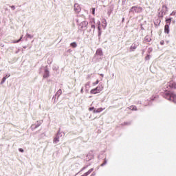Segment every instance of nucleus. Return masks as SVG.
Returning <instances> with one entry per match:
<instances>
[{
	"instance_id": "9b49d317",
	"label": "nucleus",
	"mask_w": 176,
	"mask_h": 176,
	"mask_svg": "<svg viewBox=\"0 0 176 176\" xmlns=\"http://www.w3.org/2000/svg\"><path fill=\"white\" fill-rule=\"evenodd\" d=\"M104 111V109L99 108L98 109H94V113H100V112H102Z\"/></svg>"
},
{
	"instance_id": "4be33fe9",
	"label": "nucleus",
	"mask_w": 176,
	"mask_h": 176,
	"mask_svg": "<svg viewBox=\"0 0 176 176\" xmlns=\"http://www.w3.org/2000/svg\"><path fill=\"white\" fill-rule=\"evenodd\" d=\"M6 81V77H3L1 82V85H3V83H5Z\"/></svg>"
},
{
	"instance_id": "423d86ee",
	"label": "nucleus",
	"mask_w": 176,
	"mask_h": 176,
	"mask_svg": "<svg viewBox=\"0 0 176 176\" xmlns=\"http://www.w3.org/2000/svg\"><path fill=\"white\" fill-rule=\"evenodd\" d=\"M74 12H76V13H79V12H80V6L79 4H74Z\"/></svg>"
},
{
	"instance_id": "cd10ccee",
	"label": "nucleus",
	"mask_w": 176,
	"mask_h": 176,
	"mask_svg": "<svg viewBox=\"0 0 176 176\" xmlns=\"http://www.w3.org/2000/svg\"><path fill=\"white\" fill-rule=\"evenodd\" d=\"M97 25H98V27L100 26V25H101V22H100V21H98L97 22Z\"/></svg>"
},
{
	"instance_id": "1a4fd4ad",
	"label": "nucleus",
	"mask_w": 176,
	"mask_h": 176,
	"mask_svg": "<svg viewBox=\"0 0 176 176\" xmlns=\"http://www.w3.org/2000/svg\"><path fill=\"white\" fill-rule=\"evenodd\" d=\"M90 24H91V28H92V30H96V22L94 21V19H93L91 22H90Z\"/></svg>"
},
{
	"instance_id": "473e14b6",
	"label": "nucleus",
	"mask_w": 176,
	"mask_h": 176,
	"mask_svg": "<svg viewBox=\"0 0 176 176\" xmlns=\"http://www.w3.org/2000/svg\"><path fill=\"white\" fill-rule=\"evenodd\" d=\"M80 93L83 94V88L81 89Z\"/></svg>"
},
{
	"instance_id": "bb28decb",
	"label": "nucleus",
	"mask_w": 176,
	"mask_h": 176,
	"mask_svg": "<svg viewBox=\"0 0 176 176\" xmlns=\"http://www.w3.org/2000/svg\"><path fill=\"white\" fill-rule=\"evenodd\" d=\"M26 36H27V38H32L31 34H26Z\"/></svg>"
},
{
	"instance_id": "7ed1b4c3",
	"label": "nucleus",
	"mask_w": 176,
	"mask_h": 176,
	"mask_svg": "<svg viewBox=\"0 0 176 176\" xmlns=\"http://www.w3.org/2000/svg\"><path fill=\"white\" fill-rule=\"evenodd\" d=\"M87 25H89V22L84 21L80 23V28H81L82 31H86V30H87Z\"/></svg>"
},
{
	"instance_id": "f704fd0d",
	"label": "nucleus",
	"mask_w": 176,
	"mask_h": 176,
	"mask_svg": "<svg viewBox=\"0 0 176 176\" xmlns=\"http://www.w3.org/2000/svg\"><path fill=\"white\" fill-rule=\"evenodd\" d=\"M24 49H27V47H23Z\"/></svg>"
},
{
	"instance_id": "7c9ffc66",
	"label": "nucleus",
	"mask_w": 176,
	"mask_h": 176,
	"mask_svg": "<svg viewBox=\"0 0 176 176\" xmlns=\"http://www.w3.org/2000/svg\"><path fill=\"white\" fill-rule=\"evenodd\" d=\"M19 152H24V150L23 148H19Z\"/></svg>"
},
{
	"instance_id": "a878e982",
	"label": "nucleus",
	"mask_w": 176,
	"mask_h": 176,
	"mask_svg": "<svg viewBox=\"0 0 176 176\" xmlns=\"http://www.w3.org/2000/svg\"><path fill=\"white\" fill-rule=\"evenodd\" d=\"M145 58L146 60H149L151 58V56L149 55H147Z\"/></svg>"
},
{
	"instance_id": "6ab92c4d",
	"label": "nucleus",
	"mask_w": 176,
	"mask_h": 176,
	"mask_svg": "<svg viewBox=\"0 0 176 176\" xmlns=\"http://www.w3.org/2000/svg\"><path fill=\"white\" fill-rule=\"evenodd\" d=\"M22 39H23V36H21L18 41H13L12 43H19V42L21 41Z\"/></svg>"
},
{
	"instance_id": "c756f323",
	"label": "nucleus",
	"mask_w": 176,
	"mask_h": 176,
	"mask_svg": "<svg viewBox=\"0 0 176 176\" xmlns=\"http://www.w3.org/2000/svg\"><path fill=\"white\" fill-rule=\"evenodd\" d=\"M11 9H12V10H14V9H16V7H14V6H12Z\"/></svg>"
},
{
	"instance_id": "f03ea898",
	"label": "nucleus",
	"mask_w": 176,
	"mask_h": 176,
	"mask_svg": "<svg viewBox=\"0 0 176 176\" xmlns=\"http://www.w3.org/2000/svg\"><path fill=\"white\" fill-rule=\"evenodd\" d=\"M104 90V86L102 85H100L96 88L91 89L90 91L91 94H98V93H101Z\"/></svg>"
},
{
	"instance_id": "a211bd4d",
	"label": "nucleus",
	"mask_w": 176,
	"mask_h": 176,
	"mask_svg": "<svg viewBox=\"0 0 176 176\" xmlns=\"http://www.w3.org/2000/svg\"><path fill=\"white\" fill-rule=\"evenodd\" d=\"M62 94H63V91H61V89H59L56 92V96H58V97H60V96H61Z\"/></svg>"
},
{
	"instance_id": "20e7f679",
	"label": "nucleus",
	"mask_w": 176,
	"mask_h": 176,
	"mask_svg": "<svg viewBox=\"0 0 176 176\" xmlns=\"http://www.w3.org/2000/svg\"><path fill=\"white\" fill-rule=\"evenodd\" d=\"M168 86L170 89H176V83L174 81H170L168 82L166 87H168Z\"/></svg>"
},
{
	"instance_id": "f3484780",
	"label": "nucleus",
	"mask_w": 176,
	"mask_h": 176,
	"mask_svg": "<svg viewBox=\"0 0 176 176\" xmlns=\"http://www.w3.org/2000/svg\"><path fill=\"white\" fill-rule=\"evenodd\" d=\"M98 36H101L102 31H101V25L98 26Z\"/></svg>"
},
{
	"instance_id": "4468645a",
	"label": "nucleus",
	"mask_w": 176,
	"mask_h": 176,
	"mask_svg": "<svg viewBox=\"0 0 176 176\" xmlns=\"http://www.w3.org/2000/svg\"><path fill=\"white\" fill-rule=\"evenodd\" d=\"M102 23H103V24L102 25V27H103L104 30H105L107 27V20L102 19Z\"/></svg>"
},
{
	"instance_id": "39448f33",
	"label": "nucleus",
	"mask_w": 176,
	"mask_h": 176,
	"mask_svg": "<svg viewBox=\"0 0 176 176\" xmlns=\"http://www.w3.org/2000/svg\"><path fill=\"white\" fill-rule=\"evenodd\" d=\"M60 135H61V133L58 132L54 140V144H58V142H60Z\"/></svg>"
},
{
	"instance_id": "9d476101",
	"label": "nucleus",
	"mask_w": 176,
	"mask_h": 176,
	"mask_svg": "<svg viewBox=\"0 0 176 176\" xmlns=\"http://www.w3.org/2000/svg\"><path fill=\"white\" fill-rule=\"evenodd\" d=\"M89 90H90V82H87L85 84V91L87 93H89Z\"/></svg>"
},
{
	"instance_id": "aec40b11",
	"label": "nucleus",
	"mask_w": 176,
	"mask_h": 176,
	"mask_svg": "<svg viewBox=\"0 0 176 176\" xmlns=\"http://www.w3.org/2000/svg\"><path fill=\"white\" fill-rule=\"evenodd\" d=\"M70 46H72V47H76L78 46V44H76V42H73L70 44Z\"/></svg>"
},
{
	"instance_id": "c9c22d12",
	"label": "nucleus",
	"mask_w": 176,
	"mask_h": 176,
	"mask_svg": "<svg viewBox=\"0 0 176 176\" xmlns=\"http://www.w3.org/2000/svg\"><path fill=\"white\" fill-rule=\"evenodd\" d=\"M161 45H163V43H161Z\"/></svg>"
},
{
	"instance_id": "f257e3e1",
	"label": "nucleus",
	"mask_w": 176,
	"mask_h": 176,
	"mask_svg": "<svg viewBox=\"0 0 176 176\" xmlns=\"http://www.w3.org/2000/svg\"><path fill=\"white\" fill-rule=\"evenodd\" d=\"M165 94L164 97L166 100H168L169 101H173L174 104H176V95L174 94V92L172 91H167V90H165Z\"/></svg>"
},
{
	"instance_id": "2f4dec72",
	"label": "nucleus",
	"mask_w": 176,
	"mask_h": 176,
	"mask_svg": "<svg viewBox=\"0 0 176 176\" xmlns=\"http://www.w3.org/2000/svg\"><path fill=\"white\" fill-rule=\"evenodd\" d=\"M89 109V111H93L94 109V107H90Z\"/></svg>"
},
{
	"instance_id": "5701e85b",
	"label": "nucleus",
	"mask_w": 176,
	"mask_h": 176,
	"mask_svg": "<svg viewBox=\"0 0 176 176\" xmlns=\"http://www.w3.org/2000/svg\"><path fill=\"white\" fill-rule=\"evenodd\" d=\"M107 160H104V163H102V164H101V166L102 167V166H105V164H107Z\"/></svg>"
},
{
	"instance_id": "c85d7f7f",
	"label": "nucleus",
	"mask_w": 176,
	"mask_h": 176,
	"mask_svg": "<svg viewBox=\"0 0 176 176\" xmlns=\"http://www.w3.org/2000/svg\"><path fill=\"white\" fill-rule=\"evenodd\" d=\"M10 76V74H7L4 78H6V79H8V78H9Z\"/></svg>"
},
{
	"instance_id": "f8f14e48",
	"label": "nucleus",
	"mask_w": 176,
	"mask_h": 176,
	"mask_svg": "<svg viewBox=\"0 0 176 176\" xmlns=\"http://www.w3.org/2000/svg\"><path fill=\"white\" fill-rule=\"evenodd\" d=\"M96 54L97 56H103L102 50H101V49H98L97 51H96Z\"/></svg>"
},
{
	"instance_id": "6e6552de",
	"label": "nucleus",
	"mask_w": 176,
	"mask_h": 176,
	"mask_svg": "<svg viewBox=\"0 0 176 176\" xmlns=\"http://www.w3.org/2000/svg\"><path fill=\"white\" fill-rule=\"evenodd\" d=\"M164 32L166 34H169V32H170V26H168V24L165 25Z\"/></svg>"
},
{
	"instance_id": "ddd939ff",
	"label": "nucleus",
	"mask_w": 176,
	"mask_h": 176,
	"mask_svg": "<svg viewBox=\"0 0 176 176\" xmlns=\"http://www.w3.org/2000/svg\"><path fill=\"white\" fill-rule=\"evenodd\" d=\"M49 71L47 70V69H45V73L43 75V78H49Z\"/></svg>"
},
{
	"instance_id": "b1692460",
	"label": "nucleus",
	"mask_w": 176,
	"mask_h": 176,
	"mask_svg": "<svg viewBox=\"0 0 176 176\" xmlns=\"http://www.w3.org/2000/svg\"><path fill=\"white\" fill-rule=\"evenodd\" d=\"M175 14H176V10L173 11L172 13L170 14V16H175Z\"/></svg>"
},
{
	"instance_id": "2eb2a0df",
	"label": "nucleus",
	"mask_w": 176,
	"mask_h": 176,
	"mask_svg": "<svg viewBox=\"0 0 176 176\" xmlns=\"http://www.w3.org/2000/svg\"><path fill=\"white\" fill-rule=\"evenodd\" d=\"M130 49H131V52H133L134 50H135V49H137V45L132 44Z\"/></svg>"
},
{
	"instance_id": "393cba45",
	"label": "nucleus",
	"mask_w": 176,
	"mask_h": 176,
	"mask_svg": "<svg viewBox=\"0 0 176 176\" xmlns=\"http://www.w3.org/2000/svg\"><path fill=\"white\" fill-rule=\"evenodd\" d=\"M96 12V8H92V14H94Z\"/></svg>"
},
{
	"instance_id": "dca6fc26",
	"label": "nucleus",
	"mask_w": 176,
	"mask_h": 176,
	"mask_svg": "<svg viewBox=\"0 0 176 176\" xmlns=\"http://www.w3.org/2000/svg\"><path fill=\"white\" fill-rule=\"evenodd\" d=\"M171 20H173V18H169L168 19H166V24L168 25V26H170V24H171Z\"/></svg>"
},
{
	"instance_id": "412c9836",
	"label": "nucleus",
	"mask_w": 176,
	"mask_h": 176,
	"mask_svg": "<svg viewBox=\"0 0 176 176\" xmlns=\"http://www.w3.org/2000/svg\"><path fill=\"white\" fill-rule=\"evenodd\" d=\"M129 109H131V111H137V107H135V106H131L129 107Z\"/></svg>"
},
{
	"instance_id": "0eeeda50",
	"label": "nucleus",
	"mask_w": 176,
	"mask_h": 176,
	"mask_svg": "<svg viewBox=\"0 0 176 176\" xmlns=\"http://www.w3.org/2000/svg\"><path fill=\"white\" fill-rule=\"evenodd\" d=\"M131 10V12H141V10H142V8L138 7H132Z\"/></svg>"
},
{
	"instance_id": "72a5a7b5",
	"label": "nucleus",
	"mask_w": 176,
	"mask_h": 176,
	"mask_svg": "<svg viewBox=\"0 0 176 176\" xmlns=\"http://www.w3.org/2000/svg\"><path fill=\"white\" fill-rule=\"evenodd\" d=\"M98 80H97L96 82V83H95V85H98Z\"/></svg>"
}]
</instances>
